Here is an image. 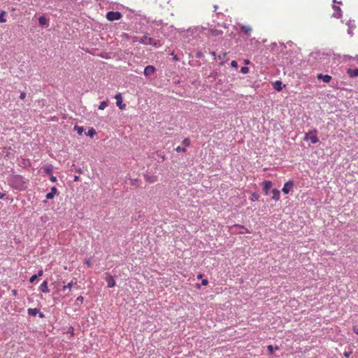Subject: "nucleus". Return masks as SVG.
Listing matches in <instances>:
<instances>
[{
	"label": "nucleus",
	"mask_w": 358,
	"mask_h": 358,
	"mask_svg": "<svg viewBox=\"0 0 358 358\" xmlns=\"http://www.w3.org/2000/svg\"><path fill=\"white\" fill-rule=\"evenodd\" d=\"M182 144L185 145L186 147L189 146L190 144V141L189 138H185L182 141Z\"/></svg>",
	"instance_id": "28"
},
{
	"label": "nucleus",
	"mask_w": 358,
	"mask_h": 358,
	"mask_svg": "<svg viewBox=\"0 0 358 358\" xmlns=\"http://www.w3.org/2000/svg\"><path fill=\"white\" fill-rule=\"evenodd\" d=\"M244 229L246 233H250L249 230L247 228L245 227Z\"/></svg>",
	"instance_id": "48"
},
{
	"label": "nucleus",
	"mask_w": 358,
	"mask_h": 358,
	"mask_svg": "<svg viewBox=\"0 0 358 358\" xmlns=\"http://www.w3.org/2000/svg\"><path fill=\"white\" fill-rule=\"evenodd\" d=\"M234 227H238V228H240V229H244V228H245V227H244V226L241 225V224H234Z\"/></svg>",
	"instance_id": "42"
},
{
	"label": "nucleus",
	"mask_w": 358,
	"mask_h": 358,
	"mask_svg": "<svg viewBox=\"0 0 358 358\" xmlns=\"http://www.w3.org/2000/svg\"><path fill=\"white\" fill-rule=\"evenodd\" d=\"M57 193L58 190L57 187H52L51 188L50 192L46 194L45 197L47 199H52L55 197V194H57Z\"/></svg>",
	"instance_id": "8"
},
{
	"label": "nucleus",
	"mask_w": 358,
	"mask_h": 358,
	"mask_svg": "<svg viewBox=\"0 0 358 358\" xmlns=\"http://www.w3.org/2000/svg\"><path fill=\"white\" fill-rule=\"evenodd\" d=\"M74 130L77 131L79 135H81L83 132V128L77 125L74 127Z\"/></svg>",
	"instance_id": "24"
},
{
	"label": "nucleus",
	"mask_w": 358,
	"mask_h": 358,
	"mask_svg": "<svg viewBox=\"0 0 358 358\" xmlns=\"http://www.w3.org/2000/svg\"><path fill=\"white\" fill-rule=\"evenodd\" d=\"M202 278V274H201V273H200V274H199V275H197V278H199H199Z\"/></svg>",
	"instance_id": "46"
},
{
	"label": "nucleus",
	"mask_w": 358,
	"mask_h": 358,
	"mask_svg": "<svg viewBox=\"0 0 358 358\" xmlns=\"http://www.w3.org/2000/svg\"><path fill=\"white\" fill-rule=\"evenodd\" d=\"M271 193L273 194L272 196V199L274 200V201H278L280 199V191L277 189H273L272 191H271Z\"/></svg>",
	"instance_id": "15"
},
{
	"label": "nucleus",
	"mask_w": 358,
	"mask_h": 358,
	"mask_svg": "<svg viewBox=\"0 0 358 358\" xmlns=\"http://www.w3.org/2000/svg\"><path fill=\"white\" fill-rule=\"evenodd\" d=\"M317 131L316 129L311 130L307 132L304 137V141H310L313 144L317 143L319 139L317 136Z\"/></svg>",
	"instance_id": "1"
},
{
	"label": "nucleus",
	"mask_w": 358,
	"mask_h": 358,
	"mask_svg": "<svg viewBox=\"0 0 358 358\" xmlns=\"http://www.w3.org/2000/svg\"><path fill=\"white\" fill-rule=\"evenodd\" d=\"M350 353L345 352V353H344V355H345L346 357H348L350 356Z\"/></svg>",
	"instance_id": "44"
},
{
	"label": "nucleus",
	"mask_w": 358,
	"mask_h": 358,
	"mask_svg": "<svg viewBox=\"0 0 358 358\" xmlns=\"http://www.w3.org/2000/svg\"><path fill=\"white\" fill-rule=\"evenodd\" d=\"M43 275V271L42 269L39 270L38 271V274H36V275H38V277H41Z\"/></svg>",
	"instance_id": "40"
},
{
	"label": "nucleus",
	"mask_w": 358,
	"mask_h": 358,
	"mask_svg": "<svg viewBox=\"0 0 358 358\" xmlns=\"http://www.w3.org/2000/svg\"><path fill=\"white\" fill-rule=\"evenodd\" d=\"M85 264L88 266H92V262H91V259H87L85 261Z\"/></svg>",
	"instance_id": "33"
},
{
	"label": "nucleus",
	"mask_w": 358,
	"mask_h": 358,
	"mask_svg": "<svg viewBox=\"0 0 358 358\" xmlns=\"http://www.w3.org/2000/svg\"><path fill=\"white\" fill-rule=\"evenodd\" d=\"M145 180L150 183L155 182L157 180V177L156 176H145Z\"/></svg>",
	"instance_id": "16"
},
{
	"label": "nucleus",
	"mask_w": 358,
	"mask_h": 358,
	"mask_svg": "<svg viewBox=\"0 0 358 358\" xmlns=\"http://www.w3.org/2000/svg\"><path fill=\"white\" fill-rule=\"evenodd\" d=\"M353 331L358 335V327L356 326H354L352 328Z\"/></svg>",
	"instance_id": "41"
},
{
	"label": "nucleus",
	"mask_w": 358,
	"mask_h": 358,
	"mask_svg": "<svg viewBox=\"0 0 358 358\" xmlns=\"http://www.w3.org/2000/svg\"><path fill=\"white\" fill-rule=\"evenodd\" d=\"M259 197V194L257 193H256V192H254L252 194L251 201H254L258 200Z\"/></svg>",
	"instance_id": "26"
},
{
	"label": "nucleus",
	"mask_w": 358,
	"mask_h": 358,
	"mask_svg": "<svg viewBox=\"0 0 358 358\" xmlns=\"http://www.w3.org/2000/svg\"><path fill=\"white\" fill-rule=\"evenodd\" d=\"M73 285V281H71L70 282H69L66 285H64L63 287H62V290L63 291H65L66 289H71Z\"/></svg>",
	"instance_id": "25"
},
{
	"label": "nucleus",
	"mask_w": 358,
	"mask_h": 358,
	"mask_svg": "<svg viewBox=\"0 0 358 358\" xmlns=\"http://www.w3.org/2000/svg\"><path fill=\"white\" fill-rule=\"evenodd\" d=\"M241 73H248L249 71V69L247 66H243L241 69Z\"/></svg>",
	"instance_id": "30"
},
{
	"label": "nucleus",
	"mask_w": 358,
	"mask_h": 358,
	"mask_svg": "<svg viewBox=\"0 0 358 358\" xmlns=\"http://www.w3.org/2000/svg\"><path fill=\"white\" fill-rule=\"evenodd\" d=\"M4 13L0 14V22H5L6 20L3 17Z\"/></svg>",
	"instance_id": "35"
},
{
	"label": "nucleus",
	"mask_w": 358,
	"mask_h": 358,
	"mask_svg": "<svg viewBox=\"0 0 358 358\" xmlns=\"http://www.w3.org/2000/svg\"><path fill=\"white\" fill-rule=\"evenodd\" d=\"M39 316H40V317L42 318L44 317V315L42 313H40Z\"/></svg>",
	"instance_id": "47"
},
{
	"label": "nucleus",
	"mask_w": 358,
	"mask_h": 358,
	"mask_svg": "<svg viewBox=\"0 0 358 358\" xmlns=\"http://www.w3.org/2000/svg\"><path fill=\"white\" fill-rule=\"evenodd\" d=\"M106 281L107 282L108 287H113L115 285V281L113 279V276L110 275H108L106 278Z\"/></svg>",
	"instance_id": "14"
},
{
	"label": "nucleus",
	"mask_w": 358,
	"mask_h": 358,
	"mask_svg": "<svg viewBox=\"0 0 358 358\" xmlns=\"http://www.w3.org/2000/svg\"><path fill=\"white\" fill-rule=\"evenodd\" d=\"M4 196V194L0 192V199H2Z\"/></svg>",
	"instance_id": "45"
},
{
	"label": "nucleus",
	"mask_w": 358,
	"mask_h": 358,
	"mask_svg": "<svg viewBox=\"0 0 358 358\" xmlns=\"http://www.w3.org/2000/svg\"><path fill=\"white\" fill-rule=\"evenodd\" d=\"M43 170L45 171V173L50 175L52 173V171H53V167L52 165H48V166H45L43 167Z\"/></svg>",
	"instance_id": "17"
},
{
	"label": "nucleus",
	"mask_w": 358,
	"mask_h": 358,
	"mask_svg": "<svg viewBox=\"0 0 358 358\" xmlns=\"http://www.w3.org/2000/svg\"><path fill=\"white\" fill-rule=\"evenodd\" d=\"M96 132L95 131L94 129L93 128H91L88 130L87 131V136H90V137H93L94 135H96Z\"/></svg>",
	"instance_id": "23"
},
{
	"label": "nucleus",
	"mask_w": 358,
	"mask_h": 358,
	"mask_svg": "<svg viewBox=\"0 0 358 358\" xmlns=\"http://www.w3.org/2000/svg\"><path fill=\"white\" fill-rule=\"evenodd\" d=\"M271 187H272V182L271 181L266 180V181L263 182V189H264L266 194H268V190L271 188Z\"/></svg>",
	"instance_id": "11"
},
{
	"label": "nucleus",
	"mask_w": 358,
	"mask_h": 358,
	"mask_svg": "<svg viewBox=\"0 0 358 358\" xmlns=\"http://www.w3.org/2000/svg\"><path fill=\"white\" fill-rule=\"evenodd\" d=\"M347 73L350 78H356L358 77V69H348L347 70Z\"/></svg>",
	"instance_id": "12"
},
{
	"label": "nucleus",
	"mask_w": 358,
	"mask_h": 358,
	"mask_svg": "<svg viewBox=\"0 0 358 358\" xmlns=\"http://www.w3.org/2000/svg\"><path fill=\"white\" fill-rule=\"evenodd\" d=\"M115 99H116V104L119 107L120 109H124L126 107V104L122 103V97L120 93L115 94Z\"/></svg>",
	"instance_id": "4"
},
{
	"label": "nucleus",
	"mask_w": 358,
	"mask_h": 358,
	"mask_svg": "<svg viewBox=\"0 0 358 358\" xmlns=\"http://www.w3.org/2000/svg\"><path fill=\"white\" fill-rule=\"evenodd\" d=\"M281 85L282 83L280 81H276L274 84V88L278 91H280L282 90Z\"/></svg>",
	"instance_id": "20"
},
{
	"label": "nucleus",
	"mask_w": 358,
	"mask_h": 358,
	"mask_svg": "<svg viewBox=\"0 0 358 358\" xmlns=\"http://www.w3.org/2000/svg\"><path fill=\"white\" fill-rule=\"evenodd\" d=\"M293 186V181L289 180L284 184L282 191L283 192L284 194H287L291 191Z\"/></svg>",
	"instance_id": "5"
},
{
	"label": "nucleus",
	"mask_w": 358,
	"mask_h": 358,
	"mask_svg": "<svg viewBox=\"0 0 358 358\" xmlns=\"http://www.w3.org/2000/svg\"><path fill=\"white\" fill-rule=\"evenodd\" d=\"M108 106V103L106 101H101L99 106V110H104Z\"/></svg>",
	"instance_id": "22"
},
{
	"label": "nucleus",
	"mask_w": 358,
	"mask_h": 358,
	"mask_svg": "<svg viewBox=\"0 0 358 358\" xmlns=\"http://www.w3.org/2000/svg\"><path fill=\"white\" fill-rule=\"evenodd\" d=\"M27 311L28 314L31 316H36L39 313L37 308H29Z\"/></svg>",
	"instance_id": "18"
},
{
	"label": "nucleus",
	"mask_w": 358,
	"mask_h": 358,
	"mask_svg": "<svg viewBox=\"0 0 358 358\" xmlns=\"http://www.w3.org/2000/svg\"><path fill=\"white\" fill-rule=\"evenodd\" d=\"M231 66L234 67V68H238V63L235 60H233L231 62Z\"/></svg>",
	"instance_id": "34"
},
{
	"label": "nucleus",
	"mask_w": 358,
	"mask_h": 358,
	"mask_svg": "<svg viewBox=\"0 0 358 358\" xmlns=\"http://www.w3.org/2000/svg\"><path fill=\"white\" fill-rule=\"evenodd\" d=\"M155 72V68L153 66L149 65L145 68L143 73L145 76H149L153 74Z\"/></svg>",
	"instance_id": "6"
},
{
	"label": "nucleus",
	"mask_w": 358,
	"mask_h": 358,
	"mask_svg": "<svg viewBox=\"0 0 358 358\" xmlns=\"http://www.w3.org/2000/svg\"><path fill=\"white\" fill-rule=\"evenodd\" d=\"M317 79L322 80L323 82L328 83L330 82L331 76L329 75H322V73H320L317 75Z\"/></svg>",
	"instance_id": "13"
},
{
	"label": "nucleus",
	"mask_w": 358,
	"mask_h": 358,
	"mask_svg": "<svg viewBox=\"0 0 358 358\" xmlns=\"http://www.w3.org/2000/svg\"><path fill=\"white\" fill-rule=\"evenodd\" d=\"M138 41L145 45H151L155 47L159 46L158 43L155 38L149 37L147 35L143 36Z\"/></svg>",
	"instance_id": "2"
},
{
	"label": "nucleus",
	"mask_w": 358,
	"mask_h": 358,
	"mask_svg": "<svg viewBox=\"0 0 358 358\" xmlns=\"http://www.w3.org/2000/svg\"><path fill=\"white\" fill-rule=\"evenodd\" d=\"M122 14L121 13L118 12V11H109L106 13V19L108 20V21H115V20H119L121 19L122 17Z\"/></svg>",
	"instance_id": "3"
},
{
	"label": "nucleus",
	"mask_w": 358,
	"mask_h": 358,
	"mask_svg": "<svg viewBox=\"0 0 358 358\" xmlns=\"http://www.w3.org/2000/svg\"><path fill=\"white\" fill-rule=\"evenodd\" d=\"M210 31H211L212 35L215 36H220V35L222 34V31H220V30L212 29Z\"/></svg>",
	"instance_id": "21"
},
{
	"label": "nucleus",
	"mask_w": 358,
	"mask_h": 358,
	"mask_svg": "<svg viewBox=\"0 0 358 358\" xmlns=\"http://www.w3.org/2000/svg\"><path fill=\"white\" fill-rule=\"evenodd\" d=\"M12 294L15 296H16L17 295V291L16 289H13L12 290Z\"/></svg>",
	"instance_id": "43"
},
{
	"label": "nucleus",
	"mask_w": 358,
	"mask_h": 358,
	"mask_svg": "<svg viewBox=\"0 0 358 358\" xmlns=\"http://www.w3.org/2000/svg\"><path fill=\"white\" fill-rule=\"evenodd\" d=\"M176 151L177 152H186V149L185 148H181L180 146H178L176 148Z\"/></svg>",
	"instance_id": "29"
},
{
	"label": "nucleus",
	"mask_w": 358,
	"mask_h": 358,
	"mask_svg": "<svg viewBox=\"0 0 358 358\" xmlns=\"http://www.w3.org/2000/svg\"><path fill=\"white\" fill-rule=\"evenodd\" d=\"M226 57H227V52H223V53H222V54H220V55H218V59H219L220 60L223 61V60H224V59L226 58Z\"/></svg>",
	"instance_id": "27"
},
{
	"label": "nucleus",
	"mask_w": 358,
	"mask_h": 358,
	"mask_svg": "<svg viewBox=\"0 0 358 358\" xmlns=\"http://www.w3.org/2000/svg\"><path fill=\"white\" fill-rule=\"evenodd\" d=\"M333 8L334 10V13H333V16L336 18H340L342 16V11L339 6H334Z\"/></svg>",
	"instance_id": "9"
},
{
	"label": "nucleus",
	"mask_w": 358,
	"mask_h": 358,
	"mask_svg": "<svg viewBox=\"0 0 358 358\" xmlns=\"http://www.w3.org/2000/svg\"><path fill=\"white\" fill-rule=\"evenodd\" d=\"M252 27L250 25H242L241 26V31L245 34L247 36H250L252 32Z\"/></svg>",
	"instance_id": "10"
},
{
	"label": "nucleus",
	"mask_w": 358,
	"mask_h": 358,
	"mask_svg": "<svg viewBox=\"0 0 358 358\" xmlns=\"http://www.w3.org/2000/svg\"><path fill=\"white\" fill-rule=\"evenodd\" d=\"M50 180L52 182H55L57 181V178L52 175L50 176Z\"/></svg>",
	"instance_id": "36"
},
{
	"label": "nucleus",
	"mask_w": 358,
	"mask_h": 358,
	"mask_svg": "<svg viewBox=\"0 0 358 358\" xmlns=\"http://www.w3.org/2000/svg\"><path fill=\"white\" fill-rule=\"evenodd\" d=\"M40 292L43 293H49L50 289L48 288V281L44 280L39 287Z\"/></svg>",
	"instance_id": "7"
},
{
	"label": "nucleus",
	"mask_w": 358,
	"mask_h": 358,
	"mask_svg": "<svg viewBox=\"0 0 358 358\" xmlns=\"http://www.w3.org/2000/svg\"><path fill=\"white\" fill-rule=\"evenodd\" d=\"M25 97H26V93H25V92H21V93H20V98L21 99H25Z\"/></svg>",
	"instance_id": "37"
},
{
	"label": "nucleus",
	"mask_w": 358,
	"mask_h": 358,
	"mask_svg": "<svg viewBox=\"0 0 358 358\" xmlns=\"http://www.w3.org/2000/svg\"><path fill=\"white\" fill-rule=\"evenodd\" d=\"M38 22L41 25H45L48 24V20L46 19L45 17L44 16H41L39 18H38Z\"/></svg>",
	"instance_id": "19"
},
{
	"label": "nucleus",
	"mask_w": 358,
	"mask_h": 358,
	"mask_svg": "<svg viewBox=\"0 0 358 358\" xmlns=\"http://www.w3.org/2000/svg\"><path fill=\"white\" fill-rule=\"evenodd\" d=\"M38 278V275H33L30 278H29V282L31 283H33L36 280V278Z\"/></svg>",
	"instance_id": "31"
},
{
	"label": "nucleus",
	"mask_w": 358,
	"mask_h": 358,
	"mask_svg": "<svg viewBox=\"0 0 358 358\" xmlns=\"http://www.w3.org/2000/svg\"><path fill=\"white\" fill-rule=\"evenodd\" d=\"M84 298L82 296H79L76 301L80 302L81 303L83 302Z\"/></svg>",
	"instance_id": "39"
},
{
	"label": "nucleus",
	"mask_w": 358,
	"mask_h": 358,
	"mask_svg": "<svg viewBox=\"0 0 358 358\" xmlns=\"http://www.w3.org/2000/svg\"><path fill=\"white\" fill-rule=\"evenodd\" d=\"M267 349L269 351V353L272 355L273 353V348L271 345L267 346Z\"/></svg>",
	"instance_id": "32"
},
{
	"label": "nucleus",
	"mask_w": 358,
	"mask_h": 358,
	"mask_svg": "<svg viewBox=\"0 0 358 358\" xmlns=\"http://www.w3.org/2000/svg\"><path fill=\"white\" fill-rule=\"evenodd\" d=\"M208 284V280L207 279H203L201 281L202 285H207Z\"/></svg>",
	"instance_id": "38"
},
{
	"label": "nucleus",
	"mask_w": 358,
	"mask_h": 358,
	"mask_svg": "<svg viewBox=\"0 0 358 358\" xmlns=\"http://www.w3.org/2000/svg\"><path fill=\"white\" fill-rule=\"evenodd\" d=\"M78 176H76V177H75V180H78Z\"/></svg>",
	"instance_id": "49"
}]
</instances>
